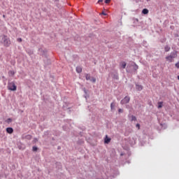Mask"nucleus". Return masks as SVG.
Returning <instances> with one entry per match:
<instances>
[{
    "label": "nucleus",
    "mask_w": 179,
    "mask_h": 179,
    "mask_svg": "<svg viewBox=\"0 0 179 179\" xmlns=\"http://www.w3.org/2000/svg\"><path fill=\"white\" fill-rule=\"evenodd\" d=\"M136 90H138L139 92H141V90H143V86L136 84Z\"/></svg>",
    "instance_id": "obj_6"
},
{
    "label": "nucleus",
    "mask_w": 179,
    "mask_h": 179,
    "mask_svg": "<svg viewBox=\"0 0 179 179\" xmlns=\"http://www.w3.org/2000/svg\"><path fill=\"white\" fill-rule=\"evenodd\" d=\"M6 132L8 134H13V129L12 127L6 128Z\"/></svg>",
    "instance_id": "obj_7"
},
{
    "label": "nucleus",
    "mask_w": 179,
    "mask_h": 179,
    "mask_svg": "<svg viewBox=\"0 0 179 179\" xmlns=\"http://www.w3.org/2000/svg\"><path fill=\"white\" fill-rule=\"evenodd\" d=\"M101 2H103V0H99L98 1V3H101Z\"/></svg>",
    "instance_id": "obj_28"
},
{
    "label": "nucleus",
    "mask_w": 179,
    "mask_h": 179,
    "mask_svg": "<svg viewBox=\"0 0 179 179\" xmlns=\"http://www.w3.org/2000/svg\"><path fill=\"white\" fill-rule=\"evenodd\" d=\"M57 166H59V167H61V163H57Z\"/></svg>",
    "instance_id": "obj_29"
},
{
    "label": "nucleus",
    "mask_w": 179,
    "mask_h": 179,
    "mask_svg": "<svg viewBox=\"0 0 179 179\" xmlns=\"http://www.w3.org/2000/svg\"><path fill=\"white\" fill-rule=\"evenodd\" d=\"M131 66H133L134 71H138V69H139V66L134 62L132 63Z\"/></svg>",
    "instance_id": "obj_8"
},
{
    "label": "nucleus",
    "mask_w": 179,
    "mask_h": 179,
    "mask_svg": "<svg viewBox=\"0 0 179 179\" xmlns=\"http://www.w3.org/2000/svg\"><path fill=\"white\" fill-rule=\"evenodd\" d=\"M142 13H143V15H148L149 13V10H148L147 8H144L142 10Z\"/></svg>",
    "instance_id": "obj_11"
},
{
    "label": "nucleus",
    "mask_w": 179,
    "mask_h": 179,
    "mask_svg": "<svg viewBox=\"0 0 179 179\" xmlns=\"http://www.w3.org/2000/svg\"><path fill=\"white\" fill-rule=\"evenodd\" d=\"M118 113H124V110L120 108V109H118Z\"/></svg>",
    "instance_id": "obj_24"
},
{
    "label": "nucleus",
    "mask_w": 179,
    "mask_h": 179,
    "mask_svg": "<svg viewBox=\"0 0 179 179\" xmlns=\"http://www.w3.org/2000/svg\"><path fill=\"white\" fill-rule=\"evenodd\" d=\"M8 120H9V121H11V120H10V119H8Z\"/></svg>",
    "instance_id": "obj_33"
},
{
    "label": "nucleus",
    "mask_w": 179,
    "mask_h": 179,
    "mask_svg": "<svg viewBox=\"0 0 179 179\" xmlns=\"http://www.w3.org/2000/svg\"><path fill=\"white\" fill-rule=\"evenodd\" d=\"M76 72H77L78 73H82V67H80V66H77V67H76Z\"/></svg>",
    "instance_id": "obj_12"
},
{
    "label": "nucleus",
    "mask_w": 179,
    "mask_h": 179,
    "mask_svg": "<svg viewBox=\"0 0 179 179\" xmlns=\"http://www.w3.org/2000/svg\"><path fill=\"white\" fill-rule=\"evenodd\" d=\"M8 120H9V121H11V120H10V119H8Z\"/></svg>",
    "instance_id": "obj_34"
},
{
    "label": "nucleus",
    "mask_w": 179,
    "mask_h": 179,
    "mask_svg": "<svg viewBox=\"0 0 179 179\" xmlns=\"http://www.w3.org/2000/svg\"><path fill=\"white\" fill-rule=\"evenodd\" d=\"M32 150H33V152H37V150H38V148L37 147H36V146H34L32 148Z\"/></svg>",
    "instance_id": "obj_18"
},
{
    "label": "nucleus",
    "mask_w": 179,
    "mask_h": 179,
    "mask_svg": "<svg viewBox=\"0 0 179 179\" xmlns=\"http://www.w3.org/2000/svg\"><path fill=\"white\" fill-rule=\"evenodd\" d=\"M90 80H91V82H92L93 83H96V78H92Z\"/></svg>",
    "instance_id": "obj_22"
},
{
    "label": "nucleus",
    "mask_w": 179,
    "mask_h": 179,
    "mask_svg": "<svg viewBox=\"0 0 179 179\" xmlns=\"http://www.w3.org/2000/svg\"><path fill=\"white\" fill-rule=\"evenodd\" d=\"M120 65L122 69H125V68L127 67V63L125 62H120Z\"/></svg>",
    "instance_id": "obj_5"
},
{
    "label": "nucleus",
    "mask_w": 179,
    "mask_h": 179,
    "mask_svg": "<svg viewBox=\"0 0 179 179\" xmlns=\"http://www.w3.org/2000/svg\"><path fill=\"white\" fill-rule=\"evenodd\" d=\"M131 121H136V117H135L134 115H131Z\"/></svg>",
    "instance_id": "obj_19"
},
{
    "label": "nucleus",
    "mask_w": 179,
    "mask_h": 179,
    "mask_svg": "<svg viewBox=\"0 0 179 179\" xmlns=\"http://www.w3.org/2000/svg\"><path fill=\"white\" fill-rule=\"evenodd\" d=\"M101 15H103V16H107V13H104V11L101 13Z\"/></svg>",
    "instance_id": "obj_26"
},
{
    "label": "nucleus",
    "mask_w": 179,
    "mask_h": 179,
    "mask_svg": "<svg viewBox=\"0 0 179 179\" xmlns=\"http://www.w3.org/2000/svg\"><path fill=\"white\" fill-rule=\"evenodd\" d=\"M118 73H115L113 76V79H116V80H118Z\"/></svg>",
    "instance_id": "obj_16"
},
{
    "label": "nucleus",
    "mask_w": 179,
    "mask_h": 179,
    "mask_svg": "<svg viewBox=\"0 0 179 179\" xmlns=\"http://www.w3.org/2000/svg\"><path fill=\"white\" fill-rule=\"evenodd\" d=\"M56 1H58V0H56Z\"/></svg>",
    "instance_id": "obj_35"
},
{
    "label": "nucleus",
    "mask_w": 179,
    "mask_h": 179,
    "mask_svg": "<svg viewBox=\"0 0 179 179\" xmlns=\"http://www.w3.org/2000/svg\"><path fill=\"white\" fill-rule=\"evenodd\" d=\"M8 75H10V76H13L15 75V71H10L8 72Z\"/></svg>",
    "instance_id": "obj_17"
},
{
    "label": "nucleus",
    "mask_w": 179,
    "mask_h": 179,
    "mask_svg": "<svg viewBox=\"0 0 179 179\" xmlns=\"http://www.w3.org/2000/svg\"><path fill=\"white\" fill-rule=\"evenodd\" d=\"M178 80H179V76H178Z\"/></svg>",
    "instance_id": "obj_32"
},
{
    "label": "nucleus",
    "mask_w": 179,
    "mask_h": 179,
    "mask_svg": "<svg viewBox=\"0 0 179 179\" xmlns=\"http://www.w3.org/2000/svg\"><path fill=\"white\" fill-rule=\"evenodd\" d=\"M111 141V138H108L107 136L105 138L104 143H110Z\"/></svg>",
    "instance_id": "obj_9"
},
{
    "label": "nucleus",
    "mask_w": 179,
    "mask_h": 179,
    "mask_svg": "<svg viewBox=\"0 0 179 179\" xmlns=\"http://www.w3.org/2000/svg\"><path fill=\"white\" fill-rule=\"evenodd\" d=\"M175 66H176L178 69H179V61L175 64Z\"/></svg>",
    "instance_id": "obj_23"
},
{
    "label": "nucleus",
    "mask_w": 179,
    "mask_h": 179,
    "mask_svg": "<svg viewBox=\"0 0 179 179\" xmlns=\"http://www.w3.org/2000/svg\"><path fill=\"white\" fill-rule=\"evenodd\" d=\"M17 41H19L20 43H22V38H18Z\"/></svg>",
    "instance_id": "obj_27"
},
{
    "label": "nucleus",
    "mask_w": 179,
    "mask_h": 179,
    "mask_svg": "<svg viewBox=\"0 0 179 179\" xmlns=\"http://www.w3.org/2000/svg\"><path fill=\"white\" fill-rule=\"evenodd\" d=\"M85 79H86V80H91L90 74L86 73L85 74Z\"/></svg>",
    "instance_id": "obj_14"
},
{
    "label": "nucleus",
    "mask_w": 179,
    "mask_h": 179,
    "mask_svg": "<svg viewBox=\"0 0 179 179\" xmlns=\"http://www.w3.org/2000/svg\"><path fill=\"white\" fill-rule=\"evenodd\" d=\"M134 22H138V19H134Z\"/></svg>",
    "instance_id": "obj_30"
},
{
    "label": "nucleus",
    "mask_w": 179,
    "mask_h": 179,
    "mask_svg": "<svg viewBox=\"0 0 179 179\" xmlns=\"http://www.w3.org/2000/svg\"><path fill=\"white\" fill-rule=\"evenodd\" d=\"M3 17H4V18H5V15H3Z\"/></svg>",
    "instance_id": "obj_31"
},
{
    "label": "nucleus",
    "mask_w": 179,
    "mask_h": 179,
    "mask_svg": "<svg viewBox=\"0 0 179 179\" xmlns=\"http://www.w3.org/2000/svg\"><path fill=\"white\" fill-rule=\"evenodd\" d=\"M174 58H177V51L171 52L170 55L166 57V59L168 62H173L174 61Z\"/></svg>",
    "instance_id": "obj_2"
},
{
    "label": "nucleus",
    "mask_w": 179,
    "mask_h": 179,
    "mask_svg": "<svg viewBox=\"0 0 179 179\" xmlns=\"http://www.w3.org/2000/svg\"><path fill=\"white\" fill-rule=\"evenodd\" d=\"M1 44H3L4 47H9V45H10V39L8 38V36L3 35L1 36Z\"/></svg>",
    "instance_id": "obj_1"
},
{
    "label": "nucleus",
    "mask_w": 179,
    "mask_h": 179,
    "mask_svg": "<svg viewBox=\"0 0 179 179\" xmlns=\"http://www.w3.org/2000/svg\"><path fill=\"white\" fill-rule=\"evenodd\" d=\"M25 138H26V139L30 140V139H31V135H30V134L27 135Z\"/></svg>",
    "instance_id": "obj_20"
},
{
    "label": "nucleus",
    "mask_w": 179,
    "mask_h": 179,
    "mask_svg": "<svg viewBox=\"0 0 179 179\" xmlns=\"http://www.w3.org/2000/svg\"><path fill=\"white\" fill-rule=\"evenodd\" d=\"M111 0H105V3H110Z\"/></svg>",
    "instance_id": "obj_25"
},
{
    "label": "nucleus",
    "mask_w": 179,
    "mask_h": 179,
    "mask_svg": "<svg viewBox=\"0 0 179 179\" xmlns=\"http://www.w3.org/2000/svg\"><path fill=\"white\" fill-rule=\"evenodd\" d=\"M114 108H115V103L114 102H112L110 103V109L114 110Z\"/></svg>",
    "instance_id": "obj_15"
},
{
    "label": "nucleus",
    "mask_w": 179,
    "mask_h": 179,
    "mask_svg": "<svg viewBox=\"0 0 179 179\" xmlns=\"http://www.w3.org/2000/svg\"><path fill=\"white\" fill-rule=\"evenodd\" d=\"M136 128H137L138 129H141V124H139V123H137V124H136Z\"/></svg>",
    "instance_id": "obj_21"
},
{
    "label": "nucleus",
    "mask_w": 179,
    "mask_h": 179,
    "mask_svg": "<svg viewBox=\"0 0 179 179\" xmlns=\"http://www.w3.org/2000/svg\"><path fill=\"white\" fill-rule=\"evenodd\" d=\"M131 100V97L129 96H125L123 99L121 100L120 104H128Z\"/></svg>",
    "instance_id": "obj_4"
},
{
    "label": "nucleus",
    "mask_w": 179,
    "mask_h": 179,
    "mask_svg": "<svg viewBox=\"0 0 179 179\" xmlns=\"http://www.w3.org/2000/svg\"><path fill=\"white\" fill-rule=\"evenodd\" d=\"M170 50H171V48H170V46H169V45H166L164 47V50H165L166 52H169V51H170Z\"/></svg>",
    "instance_id": "obj_10"
},
{
    "label": "nucleus",
    "mask_w": 179,
    "mask_h": 179,
    "mask_svg": "<svg viewBox=\"0 0 179 179\" xmlns=\"http://www.w3.org/2000/svg\"><path fill=\"white\" fill-rule=\"evenodd\" d=\"M8 90H11L12 92H15L17 89V87L16 86V85H15V83L11 82V83H8Z\"/></svg>",
    "instance_id": "obj_3"
},
{
    "label": "nucleus",
    "mask_w": 179,
    "mask_h": 179,
    "mask_svg": "<svg viewBox=\"0 0 179 179\" xmlns=\"http://www.w3.org/2000/svg\"><path fill=\"white\" fill-rule=\"evenodd\" d=\"M157 108H162L163 107V101H159L157 103Z\"/></svg>",
    "instance_id": "obj_13"
}]
</instances>
